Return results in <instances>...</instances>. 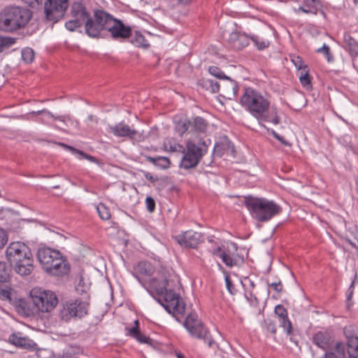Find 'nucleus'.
Wrapping results in <instances>:
<instances>
[{
  "mask_svg": "<svg viewBox=\"0 0 358 358\" xmlns=\"http://www.w3.org/2000/svg\"><path fill=\"white\" fill-rule=\"evenodd\" d=\"M178 285V277L174 274L158 273L150 280V287L158 296L159 302L180 322L185 315V304L176 292Z\"/></svg>",
  "mask_w": 358,
  "mask_h": 358,
  "instance_id": "nucleus-1",
  "label": "nucleus"
},
{
  "mask_svg": "<svg viewBox=\"0 0 358 358\" xmlns=\"http://www.w3.org/2000/svg\"><path fill=\"white\" fill-rule=\"evenodd\" d=\"M241 106L263 124L262 122H271L278 124L280 117L276 106L271 108V101L267 94H263L259 90L248 87L244 89V92L240 98Z\"/></svg>",
  "mask_w": 358,
  "mask_h": 358,
  "instance_id": "nucleus-2",
  "label": "nucleus"
},
{
  "mask_svg": "<svg viewBox=\"0 0 358 358\" xmlns=\"http://www.w3.org/2000/svg\"><path fill=\"white\" fill-rule=\"evenodd\" d=\"M32 11L19 6H7L0 10V31L15 33L24 29L32 18Z\"/></svg>",
  "mask_w": 358,
  "mask_h": 358,
  "instance_id": "nucleus-3",
  "label": "nucleus"
},
{
  "mask_svg": "<svg viewBox=\"0 0 358 358\" xmlns=\"http://www.w3.org/2000/svg\"><path fill=\"white\" fill-rule=\"evenodd\" d=\"M36 257L43 269L49 275L62 276L70 272L69 262L57 250L41 248L37 251Z\"/></svg>",
  "mask_w": 358,
  "mask_h": 358,
  "instance_id": "nucleus-4",
  "label": "nucleus"
},
{
  "mask_svg": "<svg viewBox=\"0 0 358 358\" xmlns=\"http://www.w3.org/2000/svg\"><path fill=\"white\" fill-rule=\"evenodd\" d=\"M244 205L251 217L259 222H268L282 210V207L273 200L250 195L245 197Z\"/></svg>",
  "mask_w": 358,
  "mask_h": 358,
  "instance_id": "nucleus-5",
  "label": "nucleus"
},
{
  "mask_svg": "<svg viewBox=\"0 0 358 358\" xmlns=\"http://www.w3.org/2000/svg\"><path fill=\"white\" fill-rule=\"evenodd\" d=\"M183 326L189 334L194 338L201 340L207 344L208 348L217 347L209 329L199 319L195 312H191L187 315Z\"/></svg>",
  "mask_w": 358,
  "mask_h": 358,
  "instance_id": "nucleus-6",
  "label": "nucleus"
},
{
  "mask_svg": "<svg viewBox=\"0 0 358 358\" xmlns=\"http://www.w3.org/2000/svg\"><path fill=\"white\" fill-rule=\"evenodd\" d=\"M206 152L207 146L205 141L199 142L196 145L192 141H187L183 150L180 167L185 170L195 168Z\"/></svg>",
  "mask_w": 358,
  "mask_h": 358,
  "instance_id": "nucleus-7",
  "label": "nucleus"
},
{
  "mask_svg": "<svg viewBox=\"0 0 358 358\" xmlns=\"http://www.w3.org/2000/svg\"><path fill=\"white\" fill-rule=\"evenodd\" d=\"M114 19L112 15L103 10H95L93 17L86 24V34L92 38L99 37L103 32L108 31Z\"/></svg>",
  "mask_w": 358,
  "mask_h": 358,
  "instance_id": "nucleus-8",
  "label": "nucleus"
},
{
  "mask_svg": "<svg viewBox=\"0 0 358 358\" xmlns=\"http://www.w3.org/2000/svg\"><path fill=\"white\" fill-rule=\"evenodd\" d=\"M30 296L34 305L42 313L50 312L58 303L57 295L50 290L34 287L30 291Z\"/></svg>",
  "mask_w": 358,
  "mask_h": 358,
  "instance_id": "nucleus-9",
  "label": "nucleus"
},
{
  "mask_svg": "<svg viewBox=\"0 0 358 358\" xmlns=\"http://www.w3.org/2000/svg\"><path fill=\"white\" fill-rule=\"evenodd\" d=\"M89 303L80 299H70L62 303L59 313L60 319L69 322L71 319L82 318L88 313Z\"/></svg>",
  "mask_w": 358,
  "mask_h": 358,
  "instance_id": "nucleus-10",
  "label": "nucleus"
},
{
  "mask_svg": "<svg viewBox=\"0 0 358 358\" xmlns=\"http://www.w3.org/2000/svg\"><path fill=\"white\" fill-rule=\"evenodd\" d=\"M71 17V19L65 23V27L71 31H75L83 24H85V29H86L87 21L91 20L90 12L85 3L81 1H76L72 4Z\"/></svg>",
  "mask_w": 358,
  "mask_h": 358,
  "instance_id": "nucleus-11",
  "label": "nucleus"
},
{
  "mask_svg": "<svg viewBox=\"0 0 358 358\" xmlns=\"http://www.w3.org/2000/svg\"><path fill=\"white\" fill-rule=\"evenodd\" d=\"M69 0H45L44 12L47 20L55 23L62 19L69 7Z\"/></svg>",
  "mask_w": 358,
  "mask_h": 358,
  "instance_id": "nucleus-12",
  "label": "nucleus"
},
{
  "mask_svg": "<svg viewBox=\"0 0 358 358\" xmlns=\"http://www.w3.org/2000/svg\"><path fill=\"white\" fill-rule=\"evenodd\" d=\"M108 131L116 137H123L131 141H141L143 139L142 134H139L138 131L131 129L129 125L123 121L115 125H109Z\"/></svg>",
  "mask_w": 358,
  "mask_h": 358,
  "instance_id": "nucleus-13",
  "label": "nucleus"
},
{
  "mask_svg": "<svg viewBox=\"0 0 358 358\" xmlns=\"http://www.w3.org/2000/svg\"><path fill=\"white\" fill-rule=\"evenodd\" d=\"M176 241L182 247L195 249L203 241V236L201 232L187 230L174 237Z\"/></svg>",
  "mask_w": 358,
  "mask_h": 358,
  "instance_id": "nucleus-14",
  "label": "nucleus"
},
{
  "mask_svg": "<svg viewBox=\"0 0 358 358\" xmlns=\"http://www.w3.org/2000/svg\"><path fill=\"white\" fill-rule=\"evenodd\" d=\"M108 32L113 39L124 41L131 36L132 29L124 24L122 20L115 18Z\"/></svg>",
  "mask_w": 358,
  "mask_h": 358,
  "instance_id": "nucleus-15",
  "label": "nucleus"
},
{
  "mask_svg": "<svg viewBox=\"0 0 358 358\" xmlns=\"http://www.w3.org/2000/svg\"><path fill=\"white\" fill-rule=\"evenodd\" d=\"M275 314L278 317L280 326L289 336V340L297 345V341L294 336V331L291 321L288 317L287 310L281 304L277 305L274 309Z\"/></svg>",
  "mask_w": 358,
  "mask_h": 358,
  "instance_id": "nucleus-16",
  "label": "nucleus"
},
{
  "mask_svg": "<svg viewBox=\"0 0 358 358\" xmlns=\"http://www.w3.org/2000/svg\"><path fill=\"white\" fill-rule=\"evenodd\" d=\"M291 61L297 69V76L302 86L307 89L310 87L311 78L309 75L308 66L304 64L302 58L299 56H292Z\"/></svg>",
  "mask_w": 358,
  "mask_h": 358,
  "instance_id": "nucleus-17",
  "label": "nucleus"
},
{
  "mask_svg": "<svg viewBox=\"0 0 358 358\" xmlns=\"http://www.w3.org/2000/svg\"><path fill=\"white\" fill-rule=\"evenodd\" d=\"M334 341L332 334L327 331H320L315 333L313 337V343L324 350H327L332 346Z\"/></svg>",
  "mask_w": 358,
  "mask_h": 358,
  "instance_id": "nucleus-18",
  "label": "nucleus"
},
{
  "mask_svg": "<svg viewBox=\"0 0 358 358\" xmlns=\"http://www.w3.org/2000/svg\"><path fill=\"white\" fill-rule=\"evenodd\" d=\"M250 35L237 31L231 32L229 36L228 41L231 48L239 50L249 45Z\"/></svg>",
  "mask_w": 358,
  "mask_h": 358,
  "instance_id": "nucleus-19",
  "label": "nucleus"
},
{
  "mask_svg": "<svg viewBox=\"0 0 358 358\" xmlns=\"http://www.w3.org/2000/svg\"><path fill=\"white\" fill-rule=\"evenodd\" d=\"M210 252L215 255L219 257L222 262L228 267H233L238 264V259L236 255L231 254L229 250L226 251L222 249L221 246L210 250Z\"/></svg>",
  "mask_w": 358,
  "mask_h": 358,
  "instance_id": "nucleus-20",
  "label": "nucleus"
},
{
  "mask_svg": "<svg viewBox=\"0 0 358 358\" xmlns=\"http://www.w3.org/2000/svg\"><path fill=\"white\" fill-rule=\"evenodd\" d=\"M213 151L215 154L219 157H222L225 152H230L234 155L235 152L234 146L226 136L221 137L219 141L216 142L214 145Z\"/></svg>",
  "mask_w": 358,
  "mask_h": 358,
  "instance_id": "nucleus-21",
  "label": "nucleus"
},
{
  "mask_svg": "<svg viewBox=\"0 0 358 358\" xmlns=\"http://www.w3.org/2000/svg\"><path fill=\"white\" fill-rule=\"evenodd\" d=\"M343 48L354 61L358 57V42L349 33L343 35Z\"/></svg>",
  "mask_w": 358,
  "mask_h": 358,
  "instance_id": "nucleus-22",
  "label": "nucleus"
},
{
  "mask_svg": "<svg viewBox=\"0 0 358 358\" xmlns=\"http://www.w3.org/2000/svg\"><path fill=\"white\" fill-rule=\"evenodd\" d=\"M155 269L148 261H141L134 266L133 275L139 280L140 276H150Z\"/></svg>",
  "mask_w": 358,
  "mask_h": 358,
  "instance_id": "nucleus-23",
  "label": "nucleus"
},
{
  "mask_svg": "<svg viewBox=\"0 0 358 358\" xmlns=\"http://www.w3.org/2000/svg\"><path fill=\"white\" fill-rule=\"evenodd\" d=\"M208 72L210 75L217 78L228 80L229 82V87L231 88L235 96L238 94V86L237 83L226 76L220 68L215 66H210L208 67Z\"/></svg>",
  "mask_w": 358,
  "mask_h": 358,
  "instance_id": "nucleus-24",
  "label": "nucleus"
},
{
  "mask_svg": "<svg viewBox=\"0 0 358 358\" xmlns=\"http://www.w3.org/2000/svg\"><path fill=\"white\" fill-rule=\"evenodd\" d=\"M319 358H345V345L343 342H337L325 350V353Z\"/></svg>",
  "mask_w": 358,
  "mask_h": 358,
  "instance_id": "nucleus-25",
  "label": "nucleus"
},
{
  "mask_svg": "<svg viewBox=\"0 0 358 358\" xmlns=\"http://www.w3.org/2000/svg\"><path fill=\"white\" fill-rule=\"evenodd\" d=\"M15 271L23 276L29 275L34 270V257L25 258L17 264H13Z\"/></svg>",
  "mask_w": 358,
  "mask_h": 358,
  "instance_id": "nucleus-26",
  "label": "nucleus"
},
{
  "mask_svg": "<svg viewBox=\"0 0 358 358\" xmlns=\"http://www.w3.org/2000/svg\"><path fill=\"white\" fill-rule=\"evenodd\" d=\"M59 145L60 146L63 147L64 149L70 151L72 154L76 155L79 159H85L92 163H95L97 164H101L99 159H98L97 158H96L95 157H94L92 155L87 154L86 152H83L81 150L77 149L73 146L66 145L64 143H59Z\"/></svg>",
  "mask_w": 358,
  "mask_h": 358,
  "instance_id": "nucleus-27",
  "label": "nucleus"
},
{
  "mask_svg": "<svg viewBox=\"0 0 358 358\" xmlns=\"http://www.w3.org/2000/svg\"><path fill=\"white\" fill-rule=\"evenodd\" d=\"M25 245L21 242H13L9 244L6 250V256L8 261L11 264L14 259H16L18 255L23 250L22 247H25Z\"/></svg>",
  "mask_w": 358,
  "mask_h": 358,
  "instance_id": "nucleus-28",
  "label": "nucleus"
},
{
  "mask_svg": "<svg viewBox=\"0 0 358 358\" xmlns=\"http://www.w3.org/2000/svg\"><path fill=\"white\" fill-rule=\"evenodd\" d=\"M320 2L319 0H303V3L300 6L296 12L301 11L306 14L317 15L319 10Z\"/></svg>",
  "mask_w": 358,
  "mask_h": 358,
  "instance_id": "nucleus-29",
  "label": "nucleus"
},
{
  "mask_svg": "<svg viewBox=\"0 0 358 358\" xmlns=\"http://www.w3.org/2000/svg\"><path fill=\"white\" fill-rule=\"evenodd\" d=\"M125 331L127 336L134 338L138 343L150 345H152V339L149 336L143 334L140 329H136V328H125Z\"/></svg>",
  "mask_w": 358,
  "mask_h": 358,
  "instance_id": "nucleus-30",
  "label": "nucleus"
},
{
  "mask_svg": "<svg viewBox=\"0 0 358 358\" xmlns=\"http://www.w3.org/2000/svg\"><path fill=\"white\" fill-rule=\"evenodd\" d=\"M208 127V122L200 116L193 117L190 131H194L196 133H205Z\"/></svg>",
  "mask_w": 358,
  "mask_h": 358,
  "instance_id": "nucleus-31",
  "label": "nucleus"
},
{
  "mask_svg": "<svg viewBox=\"0 0 358 358\" xmlns=\"http://www.w3.org/2000/svg\"><path fill=\"white\" fill-rule=\"evenodd\" d=\"M199 84L202 88L210 92L211 93H217L220 91V84L214 80L203 78L199 80Z\"/></svg>",
  "mask_w": 358,
  "mask_h": 358,
  "instance_id": "nucleus-32",
  "label": "nucleus"
},
{
  "mask_svg": "<svg viewBox=\"0 0 358 358\" xmlns=\"http://www.w3.org/2000/svg\"><path fill=\"white\" fill-rule=\"evenodd\" d=\"M129 38L131 43L136 47L148 48L150 46V44L148 43L147 40H145L144 36L139 31H135L134 34H133L132 32L131 36H130Z\"/></svg>",
  "mask_w": 358,
  "mask_h": 358,
  "instance_id": "nucleus-33",
  "label": "nucleus"
},
{
  "mask_svg": "<svg viewBox=\"0 0 358 358\" xmlns=\"http://www.w3.org/2000/svg\"><path fill=\"white\" fill-rule=\"evenodd\" d=\"M343 331L346 338V342L358 338V327L355 324H349L344 327Z\"/></svg>",
  "mask_w": 358,
  "mask_h": 358,
  "instance_id": "nucleus-34",
  "label": "nucleus"
},
{
  "mask_svg": "<svg viewBox=\"0 0 358 358\" xmlns=\"http://www.w3.org/2000/svg\"><path fill=\"white\" fill-rule=\"evenodd\" d=\"M250 39L253 42L254 45L259 50H263L270 45V41L257 35H250Z\"/></svg>",
  "mask_w": 358,
  "mask_h": 358,
  "instance_id": "nucleus-35",
  "label": "nucleus"
},
{
  "mask_svg": "<svg viewBox=\"0 0 358 358\" xmlns=\"http://www.w3.org/2000/svg\"><path fill=\"white\" fill-rule=\"evenodd\" d=\"M10 266L4 262L0 261V283L6 282L10 278Z\"/></svg>",
  "mask_w": 358,
  "mask_h": 358,
  "instance_id": "nucleus-36",
  "label": "nucleus"
},
{
  "mask_svg": "<svg viewBox=\"0 0 358 358\" xmlns=\"http://www.w3.org/2000/svg\"><path fill=\"white\" fill-rule=\"evenodd\" d=\"M348 358H358V338L346 342Z\"/></svg>",
  "mask_w": 358,
  "mask_h": 358,
  "instance_id": "nucleus-37",
  "label": "nucleus"
},
{
  "mask_svg": "<svg viewBox=\"0 0 358 358\" xmlns=\"http://www.w3.org/2000/svg\"><path fill=\"white\" fill-rule=\"evenodd\" d=\"M262 327L266 333H271L273 339H275L277 327L273 320L271 319L264 320L262 324Z\"/></svg>",
  "mask_w": 358,
  "mask_h": 358,
  "instance_id": "nucleus-38",
  "label": "nucleus"
},
{
  "mask_svg": "<svg viewBox=\"0 0 358 358\" xmlns=\"http://www.w3.org/2000/svg\"><path fill=\"white\" fill-rule=\"evenodd\" d=\"M192 125V120L185 119V120L179 121L175 126V129L180 136H182Z\"/></svg>",
  "mask_w": 358,
  "mask_h": 358,
  "instance_id": "nucleus-39",
  "label": "nucleus"
},
{
  "mask_svg": "<svg viewBox=\"0 0 358 358\" xmlns=\"http://www.w3.org/2000/svg\"><path fill=\"white\" fill-rule=\"evenodd\" d=\"M15 42V38L0 36V52L10 48Z\"/></svg>",
  "mask_w": 358,
  "mask_h": 358,
  "instance_id": "nucleus-40",
  "label": "nucleus"
},
{
  "mask_svg": "<svg viewBox=\"0 0 358 358\" xmlns=\"http://www.w3.org/2000/svg\"><path fill=\"white\" fill-rule=\"evenodd\" d=\"M96 210L99 217L103 220H108L111 217L109 208L103 203H99L96 206Z\"/></svg>",
  "mask_w": 358,
  "mask_h": 358,
  "instance_id": "nucleus-41",
  "label": "nucleus"
},
{
  "mask_svg": "<svg viewBox=\"0 0 358 358\" xmlns=\"http://www.w3.org/2000/svg\"><path fill=\"white\" fill-rule=\"evenodd\" d=\"M22 248H23V250L18 255L17 257H16V259H14L13 261V262L10 264V265H13L20 262H22V260H24L25 258L33 257V255L31 252V250L29 249V248L27 245H26L25 247H22Z\"/></svg>",
  "mask_w": 358,
  "mask_h": 358,
  "instance_id": "nucleus-42",
  "label": "nucleus"
},
{
  "mask_svg": "<svg viewBox=\"0 0 358 358\" xmlns=\"http://www.w3.org/2000/svg\"><path fill=\"white\" fill-rule=\"evenodd\" d=\"M9 341L15 346L26 348L27 339L25 338L13 334L9 337Z\"/></svg>",
  "mask_w": 358,
  "mask_h": 358,
  "instance_id": "nucleus-43",
  "label": "nucleus"
},
{
  "mask_svg": "<svg viewBox=\"0 0 358 358\" xmlns=\"http://www.w3.org/2000/svg\"><path fill=\"white\" fill-rule=\"evenodd\" d=\"M22 58L25 63H31L34 59V50L30 48H24L22 50Z\"/></svg>",
  "mask_w": 358,
  "mask_h": 358,
  "instance_id": "nucleus-44",
  "label": "nucleus"
},
{
  "mask_svg": "<svg viewBox=\"0 0 358 358\" xmlns=\"http://www.w3.org/2000/svg\"><path fill=\"white\" fill-rule=\"evenodd\" d=\"M16 309H17V311L20 314L25 315H29V314H30V310L28 306V304L23 299H20L17 301V305H16Z\"/></svg>",
  "mask_w": 358,
  "mask_h": 358,
  "instance_id": "nucleus-45",
  "label": "nucleus"
},
{
  "mask_svg": "<svg viewBox=\"0 0 358 358\" xmlns=\"http://www.w3.org/2000/svg\"><path fill=\"white\" fill-rule=\"evenodd\" d=\"M261 127L266 129L268 132H270L271 134L273 136V138L279 141L285 146H291L292 144L288 141L285 139L283 136H281L278 133H276L273 129H270L265 124H261Z\"/></svg>",
  "mask_w": 358,
  "mask_h": 358,
  "instance_id": "nucleus-46",
  "label": "nucleus"
},
{
  "mask_svg": "<svg viewBox=\"0 0 358 358\" xmlns=\"http://www.w3.org/2000/svg\"><path fill=\"white\" fill-rule=\"evenodd\" d=\"M316 52L318 53H322L326 57L328 62H332L334 59V57L330 51L329 45H327L326 43H324L322 47L318 48L316 50Z\"/></svg>",
  "mask_w": 358,
  "mask_h": 358,
  "instance_id": "nucleus-47",
  "label": "nucleus"
},
{
  "mask_svg": "<svg viewBox=\"0 0 358 358\" xmlns=\"http://www.w3.org/2000/svg\"><path fill=\"white\" fill-rule=\"evenodd\" d=\"M266 283L269 287H271L277 293H281L283 290V285L280 280L272 282L266 280Z\"/></svg>",
  "mask_w": 358,
  "mask_h": 358,
  "instance_id": "nucleus-48",
  "label": "nucleus"
},
{
  "mask_svg": "<svg viewBox=\"0 0 358 358\" xmlns=\"http://www.w3.org/2000/svg\"><path fill=\"white\" fill-rule=\"evenodd\" d=\"M171 164L170 160L166 157H158L156 166H158L162 169H166L169 167Z\"/></svg>",
  "mask_w": 358,
  "mask_h": 358,
  "instance_id": "nucleus-49",
  "label": "nucleus"
},
{
  "mask_svg": "<svg viewBox=\"0 0 358 358\" xmlns=\"http://www.w3.org/2000/svg\"><path fill=\"white\" fill-rule=\"evenodd\" d=\"M354 285H355V282H352L348 291H347L346 306L348 309L352 306V303H351V300H352L353 293H354Z\"/></svg>",
  "mask_w": 358,
  "mask_h": 358,
  "instance_id": "nucleus-50",
  "label": "nucleus"
},
{
  "mask_svg": "<svg viewBox=\"0 0 358 358\" xmlns=\"http://www.w3.org/2000/svg\"><path fill=\"white\" fill-rule=\"evenodd\" d=\"M145 206L148 212L153 213L155 210V199L148 196L145 199Z\"/></svg>",
  "mask_w": 358,
  "mask_h": 358,
  "instance_id": "nucleus-51",
  "label": "nucleus"
},
{
  "mask_svg": "<svg viewBox=\"0 0 358 358\" xmlns=\"http://www.w3.org/2000/svg\"><path fill=\"white\" fill-rule=\"evenodd\" d=\"M75 353L73 348H67L63 350L62 354L57 355V358H74Z\"/></svg>",
  "mask_w": 358,
  "mask_h": 358,
  "instance_id": "nucleus-52",
  "label": "nucleus"
},
{
  "mask_svg": "<svg viewBox=\"0 0 358 358\" xmlns=\"http://www.w3.org/2000/svg\"><path fill=\"white\" fill-rule=\"evenodd\" d=\"M224 280H225L226 286H227V289L228 292L232 295L235 294L236 292V289L229 275H226L224 277Z\"/></svg>",
  "mask_w": 358,
  "mask_h": 358,
  "instance_id": "nucleus-53",
  "label": "nucleus"
},
{
  "mask_svg": "<svg viewBox=\"0 0 358 358\" xmlns=\"http://www.w3.org/2000/svg\"><path fill=\"white\" fill-rule=\"evenodd\" d=\"M30 114H31L33 115L43 114V115H45L48 116L49 117L62 120V117H55V115L51 112H50L49 110H48L45 108H44V109H43L41 110L32 111V112L30 113Z\"/></svg>",
  "mask_w": 358,
  "mask_h": 358,
  "instance_id": "nucleus-54",
  "label": "nucleus"
},
{
  "mask_svg": "<svg viewBox=\"0 0 358 358\" xmlns=\"http://www.w3.org/2000/svg\"><path fill=\"white\" fill-rule=\"evenodd\" d=\"M8 241V236L6 231L0 229V250H1Z\"/></svg>",
  "mask_w": 358,
  "mask_h": 358,
  "instance_id": "nucleus-55",
  "label": "nucleus"
},
{
  "mask_svg": "<svg viewBox=\"0 0 358 358\" xmlns=\"http://www.w3.org/2000/svg\"><path fill=\"white\" fill-rule=\"evenodd\" d=\"M144 177L150 182L154 183L159 180V178L157 176H153L148 171H143Z\"/></svg>",
  "mask_w": 358,
  "mask_h": 358,
  "instance_id": "nucleus-56",
  "label": "nucleus"
},
{
  "mask_svg": "<svg viewBox=\"0 0 358 358\" xmlns=\"http://www.w3.org/2000/svg\"><path fill=\"white\" fill-rule=\"evenodd\" d=\"M24 3L27 4L31 8H35L36 6L42 3L43 0H22Z\"/></svg>",
  "mask_w": 358,
  "mask_h": 358,
  "instance_id": "nucleus-57",
  "label": "nucleus"
},
{
  "mask_svg": "<svg viewBox=\"0 0 358 358\" xmlns=\"http://www.w3.org/2000/svg\"><path fill=\"white\" fill-rule=\"evenodd\" d=\"M157 159H158V157H147V160L148 162L152 163L155 166L157 164Z\"/></svg>",
  "mask_w": 358,
  "mask_h": 358,
  "instance_id": "nucleus-58",
  "label": "nucleus"
},
{
  "mask_svg": "<svg viewBox=\"0 0 358 358\" xmlns=\"http://www.w3.org/2000/svg\"><path fill=\"white\" fill-rule=\"evenodd\" d=\"M131 328H136V329H140V322L138 320H136L134 321V326Z\"/></svg>",
  "mask_w": 358,
  "mask_h": 358,
  "instance_id": "nucleus-59",
  "label": "nucleus"
},
{
  "mask_svg": "<svg viewBox=\"0 0 358 358\" xmlns=\"http://www.w3.org/2000/svg\"><path fill=\"white\" fill-rule=\"evenodd\" d=\"M80 284H81V280L80 281V283H79V285H78V287H77V290H78V292H86V291H85V289H80V288H79V287H80Z\"/></svg>",
  "mask_w": 358,
  "mask_h": 358,
  "instance_id": "nucleus-60",
  "label": "nucleus"
},
{
  "mask_svg": "<svg viewBox=\"0 0 358 358\" xmlns=\"http://www.w3.org/2000/svg\"><path fill=\"white\" fill-rule=\"evenodd\" d=\"M177 355V358H185V357L183 356V355H182V354H181V353H180V352H179V353H177V355Z\"/></svg>",
  "mask_w": 358,
  "mask_h": 358,
  "instance_id": "nucleus-61",
  "label": "nucleus"
},
{
  "mask_svg": "<svg viewBox=\"0 0 358 358\" xmlns=\"http://www.w3.org/2000/svg\"><path fill=\"white\" fill-rule=\"evenodd\" d=\"M232 245H233V247L235 248V250H237L236 244H235V243H232Z\"/></svg>",
  "mask_w": 358,
  "mask_h": 358,
  "instance_id": "nucleus-62",
  "label": "nucleus"
},
{
  "mask_svg": "<svg viewBox=\"0 0 358 358\" xmlns=\"http://www.w3.org/2000/svg\"><path fill=\"white\" fill-rule=\"evenodd\" d=\"M208 241L210 242V243H213V239L212 238H208Z\"/></svg>",
  "mask_w": 358,
  "mask_h": 358,
  "instance_id": "nucleus-63",
  "label": "nucleus"
},
{
  "mask_svg": "<svg viewBox=\"0 0 358 358\" xmlns=\"http://www.w3.org/2000/svg\"><path fill=\"white\" fill-rule=\"evenodd\" d=\"M353 2H354L355 4H358V0H353Z\"/></svg>",
  "mask_w": 358,
  "mask_h": 358,
  "instance_id": "nucleus-64",
  "label": "nucleus"
}]
</instances>
